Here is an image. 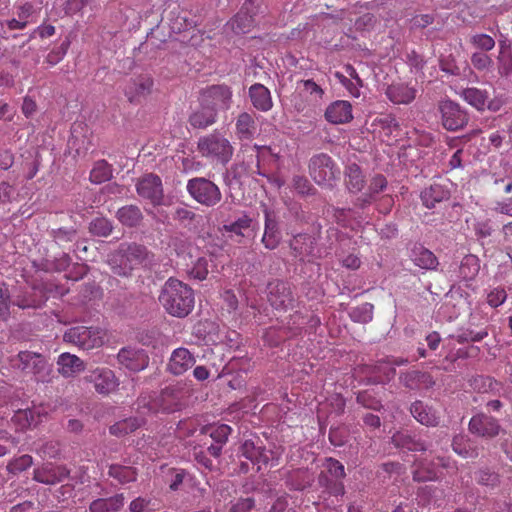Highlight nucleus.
Here are the masks:
<instances>
[{
	"instance_id": "f257e3e1",
	"label": "nucleus",
	"mask_w": 512,
	"mask_h": 512,
	"mask_svg": "<svg viewBox=\"0 0 512 512\" xmlns=\"http://www.w3.org/2000/svg\"><path fill=\"white\" fill-rule=\"evenodd\" d=\"M166 312L174 317H186L194 308L195 297L191 287L182 281L169 278L159 295Z\"/></svg>"
},
{
	"instance_id": "f03ea898",
	"label": "nucleus",
	"mask_w": 512,
	"mask_h": 512,
	"mask_svg": "<svg viewBox=\"0 0 512 512\" xmlns=\"http://www.w3.org/2000/svg\"><path fill=\"white\" fill-rule=\"evenodd\" d=\"M197 147L203 157L223 165L231 160L234 152L230 141L219 132L201 137Z\"/></svg>"
},
{
	"instance_id": "7ed1b4c3",
	"label": "nucleus",
	"mask_w": 512,
	"mask_h": 512,
	"mask_svg": "<svg viewBox=\"0 0 512 512\" xmlns=\"http://www.w3.org/2000/svg\"><path fill=\"white\" fill-rule=\"evenodd\" d=\"M171 247L176 254L184 260L189 258L190 263H186L188 274L194 279H206L209 269L208 260L205 256H198V248L185 239L175 238L172 240Z\"/></svg>"
},
{
	"instance_id": "20e7f679",
	"label": "nucleus",
	"mask_w": 512,
	"mask_h": 512,
	"mask_svg": "<svg viewBox=\"0 0 512 512\" xmlns=\"http://www.w3.org/2000/svg\"><path fill=\"white\" fill-rule=\"evenodd\" d=\"M146 249L137 244L122 247L118 253L114 254L109 264L112 271L119 276H128L131 271L142 265L146 259Z\"/></svg>"
},
{
	"instance_id": "39448f33",
	"label": "nucleus",
	"mask_w": 512,
	"mask_h": 512,
	"mask_svg": "<svg viewBox=\"0 0 512 512\" xmlns=\"http://www.w3.org/2000/svg\"><path fill=\"white\" fill-rule=\"evenodd\" d=\"M105 331L98 327L74 326L63 336L64 341L74 344L83 350L101 347L104 343Z\"/></svg>"
},
{
	"instance_id": "423d86ee",
	"label": "nucleus",
	"mask_w": 512,
	"mask_h": 512,
	"mask_svg": "<svg viewBox=\"0 0 512 512\" xmlns=\"http://www.w3.org/2000/svg\"><path fill=\"white\" fill-rule=\"evenodd\" d=\"M187 191L190 196L199 204L213 207L218 204L222 198L219 187L212 181L203 178H192L187 182Z\"/></svg>"
},
{
	"instance_id": "0eeeda50",
	"label": "nucleus",
	"mask_w": 512,
	"mask_h": 512,
	"mask_svg": "<svg viewBox=\"0 0 512 512\" xmlns=\"http://www.w3.org/2000/svg\"><path fill=\"white\" fill-rule=\"evenodd\" d=\"M309 173L317 184L327 186L332 185L340 176V170L332 158L324 153L314 155L310 159Z\"/></svg>"
},
{
	"instance_id": "6e6552de",
	"label": "nucleus",
	"mask_w": 512,
	"mask_h": 512,
	"mask_svg": "<svg viewBox=\"0 0 512 512\" xmlns=\"http://www.w3.org/2000/svg\"><path fill=\"white\" fill-rule=\"evenodd\" d=\"M178 398L174 396V389L165 388L155 398L143 396L138 400V412L141 415L159 411L172 412L178 409Z\"/></svg>"
},
{
	"instance_id": "1a4fd4ad",
	"label": "nucleus",
	"mask_w": 512,
	"mask_h": 512,
	"mask_svg": "<svg viewBox=\"0 0 512 512\" xmlns=\"http://www.w3.org/2000/svg\"><path fill=\"white\" fill-rule=\"evenodd\" d=\"M259 10L258 4L254 0H247L240 11L226 24L236 34L248 33L256 23L255 16Z\"/></svg>"
},
{
	"instance_id": "9d476101",
	"label": "nucleus",
	"mask_w": 512,
	"mask_h": 512,
	"mask_svg": "<svg viewBox=\"0 0 512 512\" xmlns=\"http://www.w3.org/2000/svg\"><path fill=\"white\" fill-rule=\"evenodd\" d=\"M442 125L446 130L457 131L468 122V116L460 105L451 100H442L439 103Z\"/></svg>"
},
{
	"instance_id": "9b49d317",
	"label": "nucleus",
	"mask_w": 512,
	"mask_h": 512,
	"mask_svg": "<svg viewBox=\"0 0 512 512\" xmlns=\"http://www.w3.org/2000/svg\"><path fill=\"white\" fill-rule=\"evenodd\" d=\"M136 190L140 197L149 200L153 205H159L163 200L162 181L159 176L146 174L136 183Z\"/></svg>"
},
{
	"instance_id": "f8f14e48",
	"label": "nucleus",
	"mask_w": 512,
	"mask_h": 512,
	"mask_svg": "<svg viewBox=\"0 0 512 512\" xmlns=\"http://www.w3.org/2000/svg\"><path fill=\"white\" fill-rule=\"evenodd\" d=\"M153 88V79L149 75H138L130 78L123 89L125 96L130 102H140L146 98Z\"/></svg>"
},
{
	"instance_id": "ddd939ff",
	"label": "nucleus",
	"mask_w": 512,
	"mask_h": 512,
	"mask_svg": "<svg viewBox=\"0 0 512 512\" xmlns=\"http://www.w3.org/2000/svg\"><path fill=\"white\" fill-rule=\"evenodd\" d=\"M501 426L497 419L480 413L469 421V431L484 438H493L500 433Z\"/></svg>"
},
{
	"instance_id": "4468645a",
	"label": "nucleus",
	"mask_w": 512,
	"mask_h": 512,
	"mask_svg": "<svg viewBox=\"0 0 512 512\" xmlns=\"http://www.w3.org/2000/svg\"><path fill=\"white\" fill-rule=\"evenodd\" d=\"M203 103L217 110H227L230 108L232 92L229 87L224 85H214L209 87L202 96Z\"/></svg>"
},
{
	"instance_id": "2eb2a0df",
	"label": "nucleus",
	"mask_w": 512,
	"mask_h": 512,
	"mask_svg": "<svg viewBox=\"0 0 512 512\" xmlns=\"http://www.w3.org/2000/svg\"><path fill=\"white\" fill-rule=\"evenodd\" d=\"M117 358L123 367L133 372L145 369L149 363V357L144 350L131 347L122 348Z\"/></svg>"
},
{
	"instance_id": "dca6fc26",
	"label": "nucleus",
	"mask_w": 512,
	"mask_h": 512,
	"mask_svg": "<svg viewBox=\"0 0 512 512\" xmlns=\"http://www.w3.org/2000/svg\"><path fill=\"white\" fill-rule=\"evenodd\" d=\"M89 381L94 384L99 394L108 395L114 392L119 386V380L114 372L108 368H96L91 372Z\"/></svg>"
},
{
	"instance_id": "f3484780",
	"label": "nucleus",
	"mask_w": 512,
	"mask_h": 512,
	"mask_svg": "<svg viewBox=\"0 0 512 512\" xmlns=\"http://www.w3.org/2000/svg\"><path fill=\"white\" fill-rule=\"evenodd\" d=\"M385 95L395 105H408L417 95V89L404 82H394L387 86Z\"/></svg>"
},
{
	"instance_id": "a211bd4d",
	"label": "nucleus",
	"mask_w": 512,
	"mask_h": 512,
	"mask_svg": "<svg viewBox=\"0 0 512 512\" xmlns=\"http://www.w3.org/2000/svg\"><path fill=\"white\" fill-rule=\"evenodd\" d=\"M325 119L332 124H345L353 119L352 105L345 100H337L328 105Z\"/></svg>"
},
{
	"instance_id": "6ab92c4d",
	"label": "nucleus",
	"mask_w": 512,
	"mask_h": 512,
	"mask_svg": "<svg viewBox=\"0 0 512 512\" xmlns=\"http://www.w3.org/2000/svg\"><path fill=\"white\" fill-rule=\"evenodd\" d=\"M194 355L184 347L175 349L168 362V370L174 375H182L195 364Z\"/></svg>"
},
{
	"instance_id": "aec40b11",
	"label": "nucleus",
	"mask_w": 512,
	"mask_h": 512,
	"mask_svg": "<svg viewBox=\"0 0 512 512\" xmlns=\"http://www.w3.org/2000/svg\"><path fill=\"white\" fill-rule=\"evenodd\" d=\"M69 471L65 466H55L46 463L34 470V480L43 484L52 485L61 482L68 476Z\"/></svg>"
},
{
	"instance_id": "412c9836",
	"label": "nucleus",
	"mask_w": 512,
	"mask_h": 512,
	"mask_svg": "<svg viewBox=\"0 0 512 512\" xmlns=\"http://www.w3.org/2000/svg\"><path fill=\"white\" fill-rule=\"evenodd\" d=\"M438 466L448 467V463L444 459L438 458V463H428L424 460H417L412 471L413 478L416 481H434L437 480L441 473Z\"/></svg>"
},
{
	"instance_id": "4be33fe9",
	"label": "nucleus",
	"mask_w": 512,
	"mask_h": 512,
	"mask_svg": "<svg viewBox=\"0 0 512 512\" xmlns=\"http://www.w3.org/2000/svg\"><path fill=\"white\" fill-rule=\"evenodd\" d=\"M271 452L261 446H256L254 442L246 440L241 446V455L257 465L260 470L262 465H266L270 460Z\"/></svg>"
},
{
	"instance_id": "5701e85b",
	"label": "nucleus",
	"mask_w": 512,
	"mask_h": 512,
	"mask_svg": "<svg viewBox=\"0 0 512 512\" xmlns=\"http://www.w3.org/2000/svg\"><path fill=\"white\" fill-rule=\"evenodd\" d=\"M268 301L275 309H285L292 302L291 293L285 283L269 284Z\"/></svg>"
},
{
	"instance_id": "b1692460",
	"label": "nucleus",
	"mask_w": 512,
	"mask_h": 512,
	"mask_svg": "<svg viewBox=\"0 0 512 512\" xmlns=\"http://www.w3.org/2000/svg\"><path fill=\"white\" fill-rule=\"evenodd\" d=\"M58 371L64 377H73L85 369L84 362L76 355L62 353L57 361Z\"/></svg>"
},
{
	"instance_id": "393cba45",
	"label": "nucleus",
	"mask_w": 512,
	"mask_h": 512,
	"mask_svg": "<svg viewBox=\"0 0 512 512\" xmlns=\"http://www.w3.org/2000/svg\"><path fill=\"white\" fill-rule=\"evenodd\" d=\"M21 368L34 375L43 373L46 369L45 358L35 352L23 351L19 353Z\"/></svg>"
},
{
	"instance_id": "a878e982",
	"label": "nucleus",
	"mask_w": 512,
	"mask_h": 512,
	"mask_svg": "<svg viewBox=\"0 0 512 512\" xmlns=\"http://www.w3.org/2000/svg\"><path fill=\"white\" fill-rule=\"evenodd\" d=\"M265 213V230L262 237V242L267 249H275L281 239L280 232L277 228V222L271 211L264 210Z\"/></svg>"
},
{
	"instance_id": "bb28decb",
	"label": "nucleus",
	"mask_w": 512,
	"mask_h": 512,
	"mask_svg": "<svg viewBox=\"0 0 512 512\" xmlns=\"http://www.w3.org/2000/svg\"><path fill=\"white\" fill-rule=\"evenodd\" d=\"M249 96L253 106L260 111H269L273 106L270 91L262 84L252 85L249 88Z\"/></svg>"
},
{
	"instance_id": "cd10ccee",
	"label": "nucleus",
	"mask_w": 512,
	"mask_h": 512,
	"mask_svg": "<svg viewBox=\"0 0 512 512\" xmlns=\"http://www.w3.org/2000/svg\"><path fill=\"white\" fill-rule=\"evenodd\" d=\"M410 411L413 417L423 425L436 426L439 423L437 412L421 401L414 402Z\"/></svg>"
},
{
	"instance_id": "c85d7f7f",
	"label": "nucleus",
	"mask_w": 512,
	"mask_h": 512,
	"mask_svg": "<svg viewBox=\"0 0 512 512\" xmlns=\"http://www.w3.org/2000/svg\"><path fill=\"white\" fill-rule=\"evenodd\" d=\"M421 200L425 207L431 209L449 198V191L440 184H433L421 192Z\"/></svg>"
},
{
	"instance_id": "c756f323",
	"label": "nucleus",
	"mask_w": 512,
	"mask_h": 512,
	"mask_svg": "<svg viewBox=\"0 0 512 512\" xmlns=\"http://www.w3.org/2000/svg\"><path fill=\"white\" fill-rule=\"evenodd\" d=\"M410 257L413 263L421 269L432 270L438 266V260L433 252L421 245L412 249Z\"/></svg>"
},
{
	"instance_id": "7c9ffc66",
	"label": "nucleus",
	"mask_w": 512,
	"mask_h": 512,
	"mask_svg": "<svg viewBox=\"0 0 512 512\" xmlns=\"http://www.w3.org/2000/svg\"><path fill=\"white\" fill-rule=\"evenodd\" d=\"M459 95L465 102L478 111H484L486 109V103L489 97L486 90L470 87L461 90Z\"/></svg>"
},
{
	"instance_id": "2f4dec72",
	"label": "nucleus",
	"mask_w": 512,
	"mask_h": 512,
	"mask_svg": "<svg viewBox=\"0 0 512 512\" xmlns=\"http://www.w3.org/2000/svg\"><path fill=\"white\" fill-rule=\"evenodd\" d=\"M123 494H117L106 499H96L90 504V512H117L124 505Z\"/></svg>"
},
{
	"instance_id": "473e14b6",
	"label": "nucleus",
	"mask_w": 512,
	"mask_h": 512,
	"mask_svg": "<svg viewBox=\"0 0 512 512\" xmlns=\"http://www.w3.org/2000/svg\"><path fill=\"white\" fill-rule=\"evenodd\" d=\"M190 124L195 128H206L216 121V111L203 103L189 118Z\"/></svg>"
},
{
	"instance_id": "72a5a7b5",
	"label": "nucleus",
	"mask_w": 512,
	"mask_h": 512,
	"mask_svg": "<svg viewBox=\"0 0 512 512\" xmlns=\"http://www.w3.org/2000/svg\"><path fill=\"white\" fill-rule=\"evenodd\" d=\"M255 121L253 117L244 112L241 113L236 121V134L241 140H249L255 134Z\"/></svg>"
},
{
	"instance_id": "f704fd0d",
	"label": "nucleus",
	"mask_w": 512,
	"mask_h": 512,
	"mask_svg": "<svg viewBox=\"0 0 512 512\" xmlns=\"http://www.w3.org/2000/svg\"><path fill=\"white\" fill-rule=\"evenodd\" d=\"M480 261L475 255L465 256L459 266V277L465 281L473 280L479 273Z\"/></svg>"
},
{
	"instance_id": "c9c22d12",
	"label": "nucleus",
	"mask_w": 512,
	"mask_h": 512,
	"mask_svg": "<svg viewBox=\"0 0 512 512\" xmlns=\"http://www.w3.org/2000/svg\"><path fill=\"white\" fill-rule=\"evenodd\" d=\"M144 424V420L139 417H130L119 422H116L110 427V433L117 437L125 436L134 432Z\"/></svg>"
},
{
	"instance_id": "e433bc0d",
	"label": "nucleus",
	"mask_w": 512,
	"mask_h": 512,
	"mask_svg": "<svg viewBox=\"0 0 512 512\" xmlns=\"http://www.w3.org/2000/svg\"><path fill=\"white\" fill-rule=\"evenodd\" d=\"M46 414L43 407H34L33 409L19 410L13 416V421L20 422L25 421L22 427L36 426L41 420L40 417Z\"/></svg>"
},
{
	"instance_id": "4c0bfd02",
	"label": "nucleus",
	"mask_w": 512,
	"mask_h": 512,
	"mask_svg": "<svg viewBox=\"0 0 512 512\" xmlns=\"http://www.w3.org/2000/svg\"><path fill=\"white\" fill-rule=\"evenodd\" d=\"M346 184L351 192H359L364 187V177L357 164H349L346 167Z\"/></svg>"
},
{
	"instance_id": "58836bf2",
	"label": "nucleus",
	"mask_w": 512,
	"mask_h": 512,
	"mask_svg": "<svg viewBox=\"0 0 512 512\" xmlns=\"http://www.w3.org/2000/svg\"><path fill=\"white\" fill-rule=\"evenodd\" d=\"M392 441L397 447L406 448L411 451L425 450V445L420 440H416L407 432H397L392 436Z\"/></svg>"
},
{
	"instance_id": "ea45409f",
	"label": "nucleus",
	"mask_w": 512,
	"mask_h": 512,
	"mask_svg": "<svg viewBox=\"0 0 512 512\" xmlns=\"http://www.w3.org/2000/svg\"><path fill=\"white\" fill-rule=\"evenodd\" d=\"M387 187V180L383 175H376L372 178L369 185V193L358 199L360 206L364 207L374 200V196L382 192Z\"/></svg>"
},
{
	"instance_id": "a19ab883",
	"label": "nucleus",
	"mask_w": 512,
	"mask_h": 512,
	"mask_svg": "<svg viewBox=\"0 0 512 512\" xmlns=\"http://www.w3.org/2000/svg\"><path fill=\"white\" fill-rule=\"evenodd\" d=\"M111 177L112 168L105 160L97 161L90 172V181L95 184L108 181Z\"/></svg>"
},
{
	"instance_id": "79ce46f5",
	"label": "nucleus",
	"mask_w": 512,
	"mask_h": 512,
	"mask_svg": "<svg viewBox=\"0 0 512 512\" xmlns=\"http://www.w3.org/2000/svg\"><path fill=\"white\" fill-rule=\"evenodd\" d=\"M452 447L455 453L463 458H474L478 455L477 448L464 436H457L453 439Z\"/></svg>"
},
{
	"instance_id": "37998d69",
	"label": "nucleus",
	"mask_w": 512,
	"mask_h": 512,
	"mask_svg": "<svg viewBox=\"0 0 512 512\" xmlns=\"http://www.w3.org/2000/svg\"><path fill=\"white\" fill-rule=\"evenodd\" d=\"M117 217L121 223L127 226H135L142 219V213L137 206H125L118 210Z\"/></svg>"
},
{
	"instance_id": "c03bdc74",
	"label": "nucleus",
	"mask_w": 512,
	"mask_h": 512,
	"mask_svg": "<svg viewBox=\"0 0 512 512\" xmlns=\"http://www.w3.org/2000/svg\"><path fill=\"white\" fill-rule=\"evenodd\" d=\"M108 474L121 484L136 480V472L129 466L111 465Z\"/></svg>"
},
{
	"instance_id": "a18cd8bd",
	"label": "nucleus",
	"mask_w": 512,
	"mask_h": 512,
	"mask_svg": "<svg viewBox=\"0 0 512 512\" xmlns=\"http://www.w3.org/2000/svg\"><path fill=\"white\" fill-rule=\"evenodd\" d=\"M334 76L352 97L359 98L361 96V88L363 87L361 79L353 80L341 72H336Z\"/></svg>"
},
{
	"instance_id": "49530a36",
	"label": "nucleus",
	"mask_w": 512,
	"mask_h": 512,
	"mask_svg": "<svg viewBox=\"0 0 512 512\" xmlns=\"http://www.w3.org/2000/svg\"><path fill=\"white\" fill-rule=\"evenodd\" d=\"M487 336L488 331L486 329H481L479 331L462 329L454 337L458 343L464 344L468 342H480Z\"/></svg>"
},
{
	"instance_id": "de8ad7c7",
	"label": "nucleus",
	"mask_w": 512,
	"mask_h": 512,
	"mask_svg": "<svg viewBox=\"0 0 512 512\" xmlns=\"http://www.w3.org/2000/svg\"><path fill=\"white\" fill-rule=\"evenodd\" d=\"M312 239L307 235H297L291 242V248L296 252V256L301 259L311 253Z\"/></svg>"
},
{
	"instance_id": "09e8293b",
	"label": "nucleus",
	"mask_w": 512,
	"mask_h": 512,
	"mask_svg": "<svg viewBox=\"0 0 512 512\" xmlns=\"http://www.w3.org/2000/svg\"><path fill=\"white\" fill-rule=\"evenodd\" d=\"M354 212L351 209H336L334 212V218L338 224L343 227H350L352 230L360 226V222L354 218Z\"/></svg>"
},
{
	"instance_id": "8fccbe9b",
	"label": "nucleus",
	"mask_w": 512,
	"mask_h": 512,
	"mask_svg": "<svg viewBox=\"0 0 512 512\" xmlns=\"http://www.w3.org/2000/svg\"><path fill=\"white\" fill-rule=\"evenodd\" d=\"M351 318L355 322L367 323L373 318V305L364 303L351 311Z\"/></svg>"
},
{
	"instance_id": "3c124183",
	"label": "nucleus",
	"mask_w": 512,
	"mask_h": 512,
	"mask_svg": "<svg viewBox=\"0 0 512 512\" xmlns=\"http://www.w3.org/2000/svg\"><path fill=\"white\" fill-rule=\"evenodd\" d=\"M470 43L474 48L481 51H490L495 47V40L488 34H474L470 38Z\"/></svg>"
},
{
	"instance_id": "603ef678",
	"label": "nucleus",
	"mask_w": 512,
	"mask_h": 512,
	"mask_svg": "<svg viewBox=\"0 0 512 512\" xmlns=\"http://www.w3.org/2000/svg\"><path fill=\"white\" fill-rule=\"evenodd\" d=\"M303 86V91L311 97V101L315 104H319L324 95V90L313 80H302L300 82Z\"/></svg>"
},
{
	"instance_id": "864d4df0",
	"label": "nucleus",
	"mask_w": 512,
	"mask_h": 512,
	"mask_svg": "<svg viewBox=\"0 0 512 512\" xmlns=\"http://www.w3.org/2000/svg\"><path fill=\"white\" fill-rule=\"evenodd\" d=\"M89 229L96 236L107 237L112 232V225L106 218H96L90 223Z\"/></svg>"
},
{
	"instance_id": "5fc2aeb1",
	"label": "nucleus",
	"mask_w": 512,
	"mask_h": 512,
	"mask_svg": "<svg viewBox=\"0 0 512 512\" xmlns=\"http://www.w3.org/2000/svg\"><path fill=\"white\" fill-rule=\"evenodd\" d=\"M210 437L218 444L226 443L230 433L231 428L226 424H219L211 426L209 429Z\"/></svg>"
},
{
	"instance_id": "6e6d98bb",
	"label": "nucleus",
	"mask_w": 512,
	"mask_h": 512,
	"mask_svg": "<svg viewBox=\"0 0 512 512\" xmlns=\"http://www.w3.org/2000/svg\"><path fill=\"white\" fill-rule=\"evenodd\" d=\"M507 299V292L503 287H495L487 293V303L492 308L501 306Z\"/></svg>"
},
{
	"instance_id": "4d7b16f0",
	"label": "nucleus",
	"mask_w": 512,
	"mask_h": 512,
	"mask_svg": "<svg viewBox=\"0 0 512 512\" xmlns=\"http://www.w3.org/2000/svg\"><path fill=\"white\" fill-rule=\"evenodd\" d=\"M498 70L501 75L512 73V53L507 49H501L498 55Z\"/></svg>"
},
{
	"instance_id": "13d9d810",
	"label": "nucleus",
	"mask_w": 512,
	"mask_h": 512,
	"mask_svg": "<svg viewBox=\"0 0 512 512\" xmlns=\"http://www.w3.org/2000/svg\"><path fill=\"white\" fill-rule=\"evenodd\" d=\"M33 463V460H32V457L30 455H22L18 458H15L14 460H12L8 466H7V469L9 470V472L13 473V474H16V473H20L24 470H26L27 468L31 467Z\"/></svg>"
},
{
	"instance_id": "bf43d9fd",
	"label": "nucleus",
	"mask_w": 512,
	"mask_h": 512,
	"mask_svg": "<svg viewBox=\"0 0 512 512\" xmlns=\"http://www.w3.org/2000/svg\"><path fill=\"white\" fill-rule=\"evenodd\" d=\"M251 225V219L244 215L238 218L235 222L225 225L224 229L228 232L234 233L239 236H244V231L249 229Z\"/></svg>"
},
{
	"instance_id": "052dcab7",
	"label": "nucleus",
	"mask_w": 512,
	"mask_h": 512,
	"mask_svg": "<svg viewBox=\"0 0 512 512\" xmlns=\"http://www.w3.org/2000/svg\"><path fill=\"white\" fill-rule=\"evenodd\" d=\"M471 63L474 68H476L477 70L483 71V70H488L492 67L493 60L489 55H487L485 53L475 52L471 56Z\"/></svg>"
},
{
	"instance_id": "680f3d73",
	"label": "nucleus",
	"mask_w": 512,
	"mask_h": 512,
	"mask_svg": "<svg viewBox=\"0 0 512 512\" xmlns=\"http://www.w3.org/2000/svg\"><path fill=\"white\" fill-rule=\"evenodd\" d=\"M36 450L43 458H55L59 455L60 444L58 441L51 440L43 443Z\"/></svg>"
},
{
	"instance_id": "e2e57ef3",
	"label": "nucleus",
	"mask_w": 512,
	"mask_h": 512,
	"mask_svg": "<svg viewBox=\"0 0 512 512\" xmlns=\"http://www.w3.org/2000/svg\"><path fill=\"white\" fill-rule=\"evenodd\" d=\"M36 10L30 3H25L19 6L17 10V17L25 22L27 25L31 22H36Z\"/></svg>"
},
{
	"instance_id": "0e129e2a",
	"label": "nucleus",
	"mask_w": 512,
	"mask_h": 512,
	"mask_svg": "<svg viewBox=\"0 0 512 512\" xmlns=\"http://www.w3.org/2000/svg\"><path fill=\"white\" fill-rule=\"evenodd\" d=\"M323 466L335 479H340L345 475L344 466L335 459L327 458Z\"/></svg>"
},
{
	"instance_id": "69168bd1",
	"label": "nucleus",
	"mask_w": 512,
	"mask_h": 512,
	"mask_svg": "<svg viewBox=\"0 0 512 512\" xmlns=\"http://www.w3.org/2000/svg\"><path fill=\"white\" fill-rule=\"evenodd\" d=\"M10 295L5 283H0V318L5 319L9 314Z\"/></svg>"
},
{
	"instance_id": "338daca9",
	"label": "nucleus",
	"mask_w": 512,
	"mask_h": 512,
	"mask_svg": "<svg viewBox=\"0 0 512 512\" xmlns=\"http://www.w3.org/2000/svg\"><path fill=\"white\" fill-rule=\"evenodd\" d=\"M473 229L479 238H487L492 234L490 220L476 221L473 225Z\"/></svg>"
},
{
	"instance_id": "774afa93",
	"label": "nucleus",
	"mask_w": 512,
	"mask_h": 512,
	"mask_svg": "<svg viewBox=\"0 0 512 512\" xmlns=\"http://www.w3.org/2000/svg\"><path fill=\"white\" fill-rule=\"evenodd\" d=\"M477 480L480 484L486 486H494L498 483V475L489 470H481L477 474Z\"/></svg>"
}]
</instances>
